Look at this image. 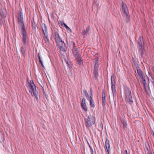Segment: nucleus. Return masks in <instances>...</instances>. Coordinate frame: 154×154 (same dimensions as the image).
Instances as JSON below:
<instances>
[{
	"label": "nucleus",
	"mask_w": 154,
	"mask_h": 154,
	"mask_svg": "<svg viewBox=\"0 0 154 154\" xmlns=\"http://www.w3.org/2000/svg\"><path fill=\"white\" fill-rule=\"evenodd\" d=\"M152 70L153 72H154V67H153L152 69Z\"/></svg>",
	"instance_id": "obj_43"
},
{
	"label": "nucleus",
	"mask_w": 154,
	"mask_h": 154,
	"mask_svg": "<svg viewBox=\"0 0 154 154\" xmlns=\"http://www.w3.org/2000/svg\"><path fill=\"white\" fill-rule=\"evenodd\" d=\"M83 93L84 94L85 97L89 95V94L87 91L85 89H84L83 90Z\"/></svg>",
	"instance_id": "obj_28"
},
{
	"label": "nucleus",
	"mask_w": 154,
	"mask_h": 154,
	"mask_svg": "<svg viewBox=\"0 0 154 154\" xmlns=\"http://www.w3.org/2000/svg\"><path fill=\"white\" fill-rule=\"evenodd\" d=\"M89 148H90V150L93 149L92 147H91V146L90 145H89Z\"/></svg>",
	"instance_id": "obj_40"
},
{
	"label": "nucleus",
	"mask_w": 154,
	"mask_h": 154,
	"mask_svg": "<svg viewBox=\"0 0 154 154\" xmlns=\"http://www.w3.org/2000/svg\"><path fill=\"white\" fill-rule=\"evenodd\" d=\"M144 89L147 94H149V93L150 92V91L149 86L146 88H145Z\"/></svg>",
	"instance_id": "obj_24"
},
{
	"label": "nucleus",
	"mask_w": 154,
	"mask_h": 154,
	"mask_svg": "<svg viewBox=\"0 0 154 154\" xmlns=\"http://www.w3.org/2000/svg\"><path fill=\"white\" fill-rule=\"evenodd\" d=\"M122 13L123 16L127 20H129V16L128 9L127 5L124 2H122Z\"/></svg>",
	"instance_id": "obj_3"
},
{
	"label": "nucleus",
	"mask_w": 154,
	"mask_h": 154,
	"mask_svg": "<svg viewBox=\"0 0 154 154\" xmlns=\"http://www.w3.org/2000/svg\"><path fill=\"white\" fill-rule=\"evenodd\" d=\"M74 48H73L72 52L75 57L80 58L81 56L79 54L78 48H75V44L73 42Z\"/></svg>",
	"instance_id": "obj_9"
},
{
	"label": "nucleus",
	"mask_w": 154,
	"mask_h": 154,
	"mask_svg": "<svg viewBox=\"0 0 154 154\" xmlns=\"http://www.w3.org/2000/svg\"><path fill=\"white\" fill-rule=\"evenodd\" d=\"M142 79V80H143V84H146V79H145V76H144V77H142L141 78Z\"/></svg>",
	"instance_id": "obj_31"
},
{
	"label": "nucleus",
	"mask_w": 154,
	"mask_h": 154,
	"mask_svg": "<svg viewBox=\"0 0 154 154\" xmlns=\"http://www.w3.org/2000/svg\"><path fill=\"white\" fill-rule=\"evenodd\" d=\"M89 26L87 28H86V29L83 32V34L84 35H87L89 33Z\"/></svg>",
	"instance_id": "obj_22"
},
{
	"label": "nucleus",
	"mask_w": 154,
	"mask_h": 154,
	"mask_svg": "<svg viewBox=\"0 0 154 154\" xmlns=\"http://www.w3.org/2000/svg\"><path fill=\"white\" fill-rule=\"evenodd\" d=\"M18 14V23L19 25L21 27H25L23 18V13L20 9L19 10Z\"/></svg>",
	"instance_id": "obj_8"
},
{
	"label": "nucleus",
	"mask_w": 154,
	"mask_h": 154,
	"mask_svg": "<svg viewBox=\"0 0 154 154\" xmlns=\"http://www.w3.org/2000/svg\"><path fill=\"white\" fill-rule=\"evenodd\" d=\"M64 26L66 28L68 31H69L70 32H72L71 29L66 25V24H65Z\"/></svg>",
	"instance_id": "obj_26"
},
{
	"label": "nucleus",
	"mask_w": 154,
	"mask_h": 154,
	"mask_svg": "<svg viewBox=\"0 0 154 154\" xmlns=\"http://www.w3.org/2000/svg\"><path fill=\"white\" fill-rule=\"evenodd\" d=\"M90 95L91 96H93V94H92V91L91 89V88L90 89Z\"/></svg>",
	"instance_id": "obj_36"
},
{
	"label": "nucleus",
	"mask_w": 154,
	"mask_h": 154,
	"mask_svg": "<svg viewBox=\"0 0 154 154\" xmlns=\"http://www.w3.org/2000/svg\"><path fill=\"white\" fill-rule=\"evenodd\" d=\"M102 104L103 106V107L105 106V104L106 103L105 97L102 98Z\"/></svg>",
	"instance_id": "obj_25"
},
{
	"label": "nucleus",
	"mask_w": 154,
	"mask_h": 154,
	"mask_svg": "<svg viewBox=\"0 0 154 154\" xmlns=\"http://www.w3.org/2000/svg\"><path fill=\"white\" fill-rule=\"evenodd\" d=\"M124 154H129L128 153L127 150L126 149L125 150V151H124Z\"/></svg>",
	"instance_id": "obj_38"
},
{
	"label": "nucleus",
	"mask_w": 154,
	"mask_h": 154,
	"mask_svg": "<svg viewBox=\"0 0 154 154\" xmlns=\"http://www.w3.org/2000/svg\"><path fill=\"white\" fill-rule=\"evenodd\" d=\"M143 84V87H144V88H146L148 86L147 85L146 83L145 84Z\"/></svg>",
	"instance_id": "obj_37"
},
{
	"label": "nucleus",
	"mask_w": 154,
	"mask_h": 154,
	"mask_svg": "<svg viewBox=\"0 0 154 154\" xmlns=\"http://www.w3.org/2000/svg\"><path fill=\"white\" fill-rule=\"evenodd\" d=\"M102 98L105 97V94L104 90L102 91Z\"/></svg>",
	"instance_id": "obj_32"
},
{
	"label": "nucleus",
	"mask_w": 154,
	"mask_h": 154,
	"mask_svg": "<svg viewBox=\"0 0 154 154\" xmlns=\"http://www.w3.org/2000/svg\"><path fill=\"white\" fill-rule=\"evenodd\" d=\"M21 30L22 34V40L23 45L25 46L28 41L27 32L26 31L25 27H21Z\"/></svg>",
	"instance_id": "obj_6"
},
{
	"label": "nucleus",
	"mask_w": 154,
	"mask_h": 154,
	"mask_svg": "<svg viewBox=\"0 0 154 154\" xmlns=\"http://www.w3.org/2000/svg\"><path fill=\"white\" fill-rule=\"evenodd\" d=\"M115 75L113 74L111 76V89L112 93L113 99H115L116 98V87L115 85Z\"/></svg>",
	"instance_id": "obj_7"
},
{
	"label": "nucleus",
	"mask_w": 154,
	"mask_h": 154,
	"mask_svg": "<svg viewBox=\"0 0 154 154\" xmlns=\"http://www.w3.org/2000/svg\"><path fill=\"white\" fill-rule=\"evenodd\" d=\"M32 27H33V28H34L35 29L36 26H35H35H33V25Z\"/></svg>",
	"instance_id": "obj_41"
},
{
	"label": "nucleus",
	"mask_w": 154,
	"mask_h": 154,
	"mask_svg": "<svg viewBox=\"0 0 154 154\" xmlns=\"http://www.w3.org/2000/svg\"><path fill=\"white\" fill-rule=\"evenodd\" d=\"M87 141L88 144V146H89V145H90V144H89V143L88 142V141Z\"/></svg>",
	"instance_id": "obj_45"
},
{
	"label": "nucleus",
	"mask_w": 154,
	"mask_h": 154,
	"mask_svg": "<svg viewBox=\"0 0 154 154\" xmlns=\"http://www.w3.org/2000/svg\"><path fill=\"white\" fill-rule=\"evenodd\" d=\"M44 35L43 38L44 40L45 44L48 45H50V41L48 38V34Z\"/></svg>",
	"instance_id": "obj_13"
},
{
	"label": "nucleus",
	"mask_w": 154,
	"mask_h": 154,
	"mask_svg": "<svg viewBox=\"0 0 154 154\" xmlns=\"http://www.w3.org/2000/svg\"><path fill=\"white\" fill-rule=\"evenodd\" d=\"M24 46H25L23 45L20 48L21 52L24 57H25Z\"/></svg>",
	"instance_id": "obj_18"
},
{
	"label": "nucleus",
	"mask_w": 154,
	"mask_h": 154,
	"mask_svg": "<svg viewBox=\"0 0 154 154\" xmlns=\"http://www.w3.org/2000/svg\"><path fill=\"white\" fill-rule=\"evenodd\" d=\"M91 154H94V152L95 153V152H94L93 149H92L90 150Z\"/></svg>",
	"instance_id": "obj_35"
},
{
	"label": "nucleus",
	"mask_w": 154,
	"mask_h": 154,
	"mask_svg": "<svg viewBox=\"0 0 154 154\" xmlns=\"http://www.w3.org/2000/svg\"><path fill=\"white\" fill-rule=\"evenodd\" d=\"M104 148L106 152H107L108 154L110 153V145L109 141L107 139H106L105 145L104 146Z\"/></svg>",
	"instance_id": "obj_10"
},
{
	"label": "nucleus",
	"mask_w": 154,
	"mask_h": 154,
	"mask_svg": "<svg viewBox=\"0 0 154 154\" xmlns=\"http://www.w3.org/2000/svg\"><path fill=\"white\" fill-rule=\"evenodd\" d=\"M60 24L61 25V26H63V25L64 26L65 24H66L64 22L62 21H60Z\"/></svg>",
	"instance_id": "obj_34"
},
{
	"label": "nucleus",
	"mask_w": 154,
	"mask_h": 154,
	"mask_svg": "<svg viewBox=\"0 0 154 154\" xmlns=\"http://www.w3.org/2000/svg\"><path fill=\"white\" fill-rule=\"evenodd\" d=\"M42 27L44 35L45 34V33H46L47 34H48L47 29L46 25L45 23H43L42 24Z\"/></svg>",
	"instance_id": "obj_15"
},
{
	"label": "nucleus",
	"mask_w": 154,
	"mask_h": 154,
	"mask_svg": "<svg viewBox=\"0 0 154 154\" xmlns=\"http://www.w3.org/2000/svg\"><path fill=\"white\" fill-rule=\"evenodd\" d=\"M81 105L82 109L85 111H87V109L85 103V98H83L82 99Z\"/></svg>",
	"instance_id": "obj_11"
},
{
	"label": "nucleus",
	"mask_w": 154,
	"mask_h": 154,
	"mask_svg": "<svg viewBox=\"0 0 154 154\" xmlns=\"http://www.w3.org/2000/svg\"><path fill=\"white\" fill-rule=\"evenodd\" d=\"M139 49V52L140 53L141 55V57H143V50L144 49L143 48H138Z\"/></svg>",
	"instance_id": "obj_23"
},
{
	"label": "nucleus",
	"mask_w": 154,
	"mask_h": 154,
	"mask_svg": "<svg viewBox=\"0 0 154 154\" xmlns=\"http://www.w3.org/2000/svg\"><path fill=\"white\" fill-rule=\"evenodd\" d=\"M136 67L137 70V72L138 76L140 77L141 78H142V77H144V76L143 75V73L140 69L139 66L137 65V66H136Z\"/></svg>",
	"instance_id": "obj_12"
},
{
	"label": "nucleus",
	"mask_w": 154,
	"mask_h": 154,
	"mask_svg": "<svg viewBox=\"0 0 154 154\" xmlns=\"http://www.w3.org/2000/svg\"><path fill=\"white\" fill-rule=\"evenodd\" d=\"M5 140V135L3 133H1L0 134V141L2 143L4 142Z\"/></svg>",
	"instance_id": "obj_17"
},
{
	"label": "nucleus",
	"mask_w": 154,
	"mask_h": 154,
	"mask_svg": "<svg viewBox=\"0 0 154 154\" xmlns=\"http://www.w3.org/2000/svg\"><path fill=\"white\" fill-rule=\"evenodd\" d=\"M85 125L87 128H89L94 124L95 122L94 118L91 116H89L88 118H85Z\"/></svg>",
	"instance_id": "obj_4"
},
{
	"label": "nucleus",
	"mask_w": 154,
	"mask_h": 154,
	"mask_svg": "<svg viewBox=\"0 0 154 154\" xmlns=\"http://www.w3.org/2000/svg\"><path fill=\"white\" fill-rule=\"evenodd\" d=\"M29 83V92L31 93L32 96H37L38 94L37 91L36 90V86L32 81H30Z\"/></svg>",
	"instance_id": "obj_2"
},
{
	"label": "nucleus",
	"mask_w": 154,
	"mask_h": 154,
	"mask_svg": "<svg viewBox=\"0 0 154 154\" xmlns=\"http://www.w3.org/2000/svg\"><path fill=\"white\" fill-rule=\"evenodd\" d=\"M40 54H41L40 53H38V58L39 60L40 63H41V62H42V58L40 56Z\"/></svg>",
	"instance_id": "obj_27"
},
{
	"label": "nucleus",
	"mask_w": 154,
	"mask_h": 154,
	"mask_svg": "<svg viewBox=\"0 0 154 154\" xmlns=\"http://www.w3.org/2000/svg\"><path fill=\"white\" fill-rule=\"evenodd\" d=\"M90 98H91V100L89 101L90 103V105L92 107H94L95 106V105L94 103L93 102V98L91 97Z\"/></svg>",
	"instance_id": "obj_20"
},
{
	"label": "nucleus",
	"mask_w": 154,
	"mask_h": 154,
	"mask_svg": "<svg viewBox=\"0 0 154 154\" xmlns=\"http://www.w3.org/2000/svg\"><path fill=\"white\" fill-rule=\"evenodd\" d=\"M125 100L131 104L133 103V101L131 96V91L129 88H127L125 91Z\"/></svg>",
	"instance_id": "obj_5"
},
{
	"label": "nucleus",
	"mask_w": 154,
	"mask_h": 154,
	"mask_svg": "<svg viewBox=\"0 0 154 154\" xmlns=\"http://www.w3.org/2000/svg\"><path fill=\"white\" fill-rule=\"evenodd\" d=\"M93 97V96H91V95H90V97H89V95H88V96L86 97L87 98V100H88V101H89L90 100H91V98H90L91 97Z\"/></svg>",
	"instance_id": "obj_33"
},
{
	"label": "nucleus",
	"mask_w": 154,
	"mask_h": 154,
	"mask_svg": "<svg viewBox=\"0 0 154 154\" xmlns=\"http://www.w3.org/2000/svg\"><path fill=\"white\" fill-rule=\"evenodd\" d=\"M41 63V66H42V67H44V65H43V63L42 62H41V63Z\"/></svg>",
	"instance_id": "obj_39"
},
{
	"label": "nucleus",
	"mask_w": 154,
	"mask_h": 154,
	"mask_svg": "<svg viewBox=\"0 0 154 154\" xmlns=\"http://www.w3.org/2000/svg\"><path fill=\"white\" fill-rule=\"evenodd\" d=\"M77 63H78L80 65H82V64L83 63L82 62V60L81 59H79L77 60Z\"/></svg>",
	"instance_id": "obj_30"
},
{
	"label": "nucleus",
	"mask_w": 154,
	"mask_h": 154,
	"mask_svg": "<svg viewBox=\"0 0 154 154\" xmlns=\"http://www.w3.org/2000/svg\"><path fill=\"white\" fill-rule=\"evenodd\" d=\"M148 153V154H152V152L150 153L149 152Z\"/></svg>",
	"instance_id": "obj_44"
},
{
	"label": "nucleus",
	"mask_w": 154,
	"mask_h": 154,
	"mask_svg": "<svg viewBox=\"0 0 154 154\" xmlns=\"http://www.w3.org/2000/svg\"><path fill=\"white\" fill-rule=\"evenodd\" d=\"M121 122L122 123L124 127H126V126L127 124L126 122L124 120H122Z\"/></svg>",
	"instance_id": "obj_29"
},
{
	"label": "nucleus",
	"mask_w": 154,
	"mask_h": 154,
	"mask_svg": "<svg viewBox=\"0 0 154 154\" xmlns=\"http://www.w3.org/2000/svg\"><path fill=\"white\" fill-rule=\"evenodd\" d=\"M94 70H98L99 67V60L98 58L95 59L94 60Z\"/></svg>",
	"instance_id": "obj_14"
},
{
	"label": "nucleus",
	"mask_w": 154,
	"mask_h": 154,
	"mask_svg": "<svg viewBox=\"0 0 154 154\" xmlns=\"http://www.w3.org/2000/svg\"><path fill=\"white\" fill-rule=\"evenodd\" d=\"M137 43L139 45L138 48H143L142 42L141 39V37L140 36L137 41Z\"/></svg>",
	"instance_id": "obj_16"
},
{
	"label": "nucleus",
	"mask_w": 154,
	"mask_h": 154,
	"mask_svg": "<svg viewBox=\"0 0 154 154\" xmlns=\"http://www.w3.org/2000/svg\"><path fill=\"white\" fill-rule=\"evenodd\" d=\"M69 68H70V69H71L72 68V66H70L69 65Z\"/></svg>",
	"instance_id": "obj_42"
},
{
	"label": "nucleus",
	"mask_w": 154,
	"mask_h": 154,
	"mask_svg": "<svg viewBox=\"0 0 154 154\" xmlns=\"http://www.w3.org/2000/svg\"><path fill=\"white\" fill-rule=\"evenodd\" d=\"M0 14L2 17L3 18L6 17V12L5 10L4 11H2L1 12H0Z\"/></svg>",
	"instance_id": "obj_21"
},
{
	"label": "nucleus",
	"mask_w": 154,
	"mask_h": 154,
	"mask_svg": "<svg viewBox=\"0 0 154 154\" xmlns=\"http://www.w3.org/2000/svg\"><path fill=\"white\" fill-rule=\"evenodd\" d=\"M98 76V70H94L93 72V76L95 78H97Z\"/></svg>",
	"instance_id": "obj_19"
},
{
	"label": "nucleus",
	"mask_w": 154,
	"mask_h": 154,
	"mask_svg": "<svg viewBox=\"0 0 154 154\" xmlns=\"http://www.w3.org/2000/svg\"><path fill=\"white\" fill-rule=\"evenodd\" d=\"M54 37L56 43L60 50L63 51H65L66 49V47L65 46L66 44L62 40L59 34L58 29H57L54 30Z\"/></svg>",
	"instance_id": "obj_1"
}]
</instances>
